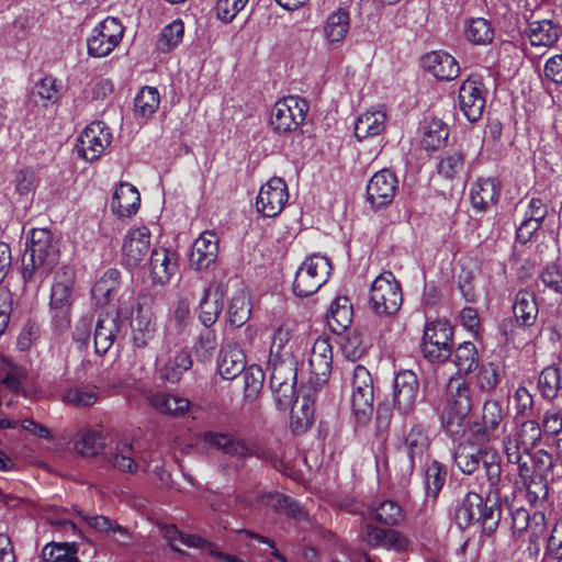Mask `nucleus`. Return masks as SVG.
Listing matches in <instances>:
<instances>
[{"label": "nucleus", "mask_w": 562, "mask_h": 562, "mask_svg": "<svg viewBox=\"0 0 562 562\" xmlns=\"http://www.w3.org/2000/svg\"><path fill=\"white\" fill-rule=\"evenodd\" d=\"M446 465H443L437 460H432L430 463L426 465L423 477L426 502H436L440 491L442 490L446 483Z\"/></svg>", "instance_id": "32"}, {"label": "nucleus", "mask_w": 562, "mask_h": 562, "mask_svg": "<svg viewBox=\"0 0 562 562\" xmlns=\"http://www.w3.org/2000/svg\"><path fill=\"white\" fill-rule=\"evenodd\" d=\"M250 316L249 303L243 294L236 295L232 299L228 306V319L232 326H243Z\"/></svg>", "instance_id": "62"}, {"label": "nucleus", "mask_w": 562, "mask_h": 562, "mask_svg": "<svg viewBox=\"0 0 562 562\" xmlns=\"http://www.w3.org/2000/svg\"><path fill=\"white\" fill-rule=\"evenodd\" d=\"M112 142V134L102 122L88 125L77 139V150L80 157L93 161L98 159Z\"/></svg>", "instance_id": "11"}, {"label": "nucleus", "mask_w": 562, "mask_h": 562, "mask_svg": "<svg viewBox=\"0 0 562 562\" xmlns=\"http://www.w3.org/2000/svg\"><path fill=\"white\" fill-rule=\"evenodd\" d=\"M76 542H52L42 550L45 562H78Z\"/></svg>", "instance_id": "48"}, {"label": "nucleus", "mask_w": 562, "mask_h": 562, "mask_svg": "<svg viewBox=\"0 0 562 562\" xmlns=\"http://www.w3.org/2000/svg\"><path fill=\"white\" fill-rule=\"evenodd\" d=\"M486 450L459 443L454 449L453 461L463 474L471 475L480 468Z\"/></svg>", "instance_id": "35"}, {"label": "nucleus", "mask_w": 562, "mask_h": 562, "mask_svg": "<svg viewBox=\"0 0 562 562\" xmlns=\"http://www.w3.org/2000/svg\"><path fill=\"white\" fill-rule=\"evenodd\" d=\"M505 418L503 406L497 400L483 403L481 419L469 423L471 436L479 443H490Z\"/></svg>", "instance_id": "10"}, {"label": "nucleus", "mask_w": 562, "mask_h": 562, "mask_svg": "<svg viewBox=\"0 0 562 562\" xmlns=\"http://www.w3.org/2000/svg\"><path fill=\"white\" fill-rule=\"evenodd\" d=\"M140 195L138 190L127 182H121L111 199V210L119 217H131L139 209Z\"/></svg>", "instance_id": "24"}, {"label": "nucleus", "mask_w": 562, "mask_h": 562, "mask_svg": "<svg viewBox=\"0 0 562 562\" xmlns=\"http://www.w3.org/2000/svg\"><path fill=\"white\" fill-rule=\"evenodd\" d=\"M103 435L94 429L85 428L77 432L75 449L83 457H94L104 448Z\"/></svg>", "instance_id": "42"}, {"label": "nucleus", "mask_w": 562, "mask_h": 562, "mask_svg": "<svg viewBox=\"0 0 562 562\" xmlns=\"http://www.w3.org/2000/svg\"><path fill=\"white\" fill-rule=\"evenodd\" d=\"M314 400L310 395L302 397L299 409L292 408L290 427L293 434L306 432L314 423Z\"/></svg>", "instance_id": "43"}, {"label": "nucleus", "mask_w": 562, "mask_h": 562, "mask_svg": "<svg viewBox=\"0 0 562 562\" xmlns=\"http://www.w3.org/2000/svg\"><path fill=\"white\" fill-rule=\"evenodd\" d=\"M132 339L136 348H145L155 338L156 325L149 310L138 307L131 321Z\"/></svg>", "instance_id": "28"}, {"label": "nucleus", "mask_w": 562, "mask_h": 562, "mask_svg": "<svg viewBox=\"0 0 562 562\" xmlns=\"http://www.w3.org/2000/svg\"><path fill=\"white\" fill-rule=\"evenodd\" d=\"M159 92L154 87H143L135 97V113L142 117H150L159 108Z\"/></svg>", "instance_id": "54"}, {"label": "nucleus", "mask_w": 562, "mask_h": 562, "mask_svg": "<svg viewBox=\"0 0 562 562\" xmlns=\"http://www.w3.org/2000/svg\"><path fill=\"white\" fill-rule=\"evenodd\" d=\"M547 531L546 515L543 512L536 510L532 513V519L525 532L529 533V551L539 552V540L544 536Z\"/></svg>", "instance_id": "60"}, {"label": "nucleus", "mask_w": 562, "mask_h": 562, "mask_svg": "<svg viewBox=\"0 0 562 562\" xmlns=\"http://www.w3.org/2000/svg\"><path fill=\"white\" fill-rule=\"evenodd\" d=\"M192 364L190 352L183 348H176L157 358L156 371L161 381L176 384Z\"/></svg>", "instance_id": "13"}, {"label": "nucleus", "mask_w": 562, "mask_h": 562, "mask_svg": "<svg viewBox=\"0 0 562 562\" xmlns=\"http://www.w3.org/2000/svg\"><path fill=\"white\" fill-rule=\"evenodd\" d=\"M464 36L474 45H487L494 40V29L484 18H471L464 24Z\"/></svg>", "instance_id": "41"}, {"label": "nucleus", "mask_w": 562, "mask_h": 562, "mask_svg": "<svg viewBox=\"0 0 562 562\" xmlns=\"http://www.w3.org/2000/svg\"><path fill=\"white\" fill-rule=\"evenodd\" d=\"M217 368L221 376L225 380H234L240 375L246 368V357L237 346H227L220 352Z\"/></svg>", "instance_id": "29"}, {"label": "nucleus", "mask_w": 562, "mask_h": 562, "mask_svg": "<svg viewBox=\"0 0 562 562\" xmlns=\"http://www.w3.org/2000/svg\"><path fill=\"white\" fill-rule=\"evenodd\" d=\"M218 255V239L212 232H204L193 243L190 254V266L195 270L207 269Z\"/></svg>", "instance_id": "20"}, {"label": "nucleus", "mask_w": 562, "mask_h": 562, "mask_svg": "<svg viewBox=\"0 0 562 562\" xmlns=\"http://www.w3.org/2000/svg\"><path fill=\"white\" fill-rule=\"evenodd\" d=\"M482 505V496L475 492H469L461 499L456 509V524L460 529H467L471 525L476 524L480 506Z\"/></svg>", "instance_id": "39"}, {"label": "nucleus", "mask_w": 562, "mask_h": 562, "mask_svg": "<svg viewBox=\"0 0 562 562\" xmlns=\"http://www.w3.org/2000/svg\"><path fill=\"white\" fill-rule=\"evenodd\" d=\"M120 281L121 272L114 268L108 269L91 290V297L95 305L103 306L108 304L119 289Z\"/></svg>", "instance_id": "34"}, {"label": "nucleus", "mask_w": 562, "mask_h": 562, "mask_svg": "<svg viewBox=\"0 0 562 562\" xmlns=\"http://www.w3.org/2000/svg\"><path fill=\"white\" fill-rule=\"evenodd\" d=\"M403 302L402 289L392 272L375 278L370 289V307L379 316L394 315Z\"/></svg>", "instance_id": "6"}, {"label": "nucleus", "mask_w": 562, "mask_h": 562, "mask_svg": "<svg viewBox=\"0 0 562 562\" xmlns=\"http://www.w3.org/2000/svg\"><path fill=\"white\" fill-rule=\"evenodd\" d=\"M473 407V390L461 376H451L447 398L440 413L441 426L452 438L464 434V423Z\"/></svg>", "instance_id": "2"}, {"label": "nucleus", "mask_w": 562, "mask_h": 562, "mask_svg": "<svg viewBox=\"0 0 562 562\" xmlns=\"http://www.w3.org/2000/svg\"><path fill=\"white\" fill-rule=\"evenodd\" d=\"M397 189V178L390 169L375 172L367 186V199L374 210L390 205Z\"/></svg>", "instance_id": "14"}, {"label": "nucleus", "mask_w": 562, "mask_h": 562, "mask_svg": "<svg viewBox=\"0 0 562 562\" xmlns=\"http://www.w3.org/2000/svg\"><path fill=\"white\" fill-rule=\"evenodd\" d=\"M149 265L153 282L164 285L169 282L170 278L177 271V254L166 248H155L151 251Z\"/></svg>", "instance_id": "25"}, {"label": "nucleus", "mask_w": 562, "mask_h": 562, "mask_svg": "<svg viewBox=\"0 0 562 562\" xmlns=\"http://www.w3.org/2000/svg\"><path fill=\"white\" fill-rule=\"evenodd\" d=\"M331 263L324 256L313 255L305 259L296 271L293 292L296 296L307 297L324 285L330 274Z\"/></svg>", "instance_id": "4"}, {"label": "nucleus", "mask_w": 562, "mask_h": 562, "mask_svg": "<svg viewBox=\"0 0 562 562\" xmlns=\"http://www.w3.org/2000/svg\"><path fill=\"white\" fill-rule=\"evenodd\" d=\"M123 336V321L119 312L100 314L93 333L95 353H106Z\"/></svg>", "instance_id": "15"}, {"label": "nucleus", "mask_w": 562, "mask_h": 562, "mask_svg": "<svg viewBox=\"0 0 562 562\" xmlns=\"http://www.w3.org/2000/svg\"><path fill=\"white\" fill-rule=\"evenodd\" d=\"M542 434L541 425L536 419L528 418L520 423L514 435H507L504 438H509L517 446L522 447L525 452H529L540 445Z\"/></svg>", "instance_id": "33"}, {"label": "nucleus", "mask_w": 562, "mask_h": 562, "mask_svg": "<svg viewBox=\"0 0 562 562\" xmlns=\"http://www.w3.org/2000/svg\"><path fill=\"white\" fill-rule=\"evenodd\" d=\"M263 502L276 512L292 518H301L305 515L296 501L281 493H268L265 496Z\"/></svg>", "instance_id": "53"}, {"label": "nucleus", "mask_w": 562, "mask_h": 562, "mask_svg": "<svg viewBox=\"0 0 562 562\" xmlns=\"http://www.w3.org/2000/svg\"><path fill=\"white\" fill-rule=\"evenodd\" d=\"M105 460L110 465L121 472L135 473L137 471L132 443H121L117 447V452L106 454Z\"/></svg>", "instance_id": "55"}, {"label": "nucleus", "mask_w": 562, "mask_h": 562, "mask_svg": "<svg viewBox=\"0 0 562 562\" xmlns=\"http://www.w3.org/2000/svg\"><path fill=\"white\" fill-rule=\"evenodd\" d=\"M501 193L499 182L496 178H479L472 183L470 202L479 212H485L493 206Z\"/></svg>", "instance_id": "21"}, {"label": "nucleus", "mask_w": 562, "mask_h": 562, "mask_svg": "<svg viewBox=\"0 0 562 562\" xmlns=\"http://www.w3.org/2000/svg\"><path fill=\"white\" fill-rule=\"evenodd\" d=\"M340 345L344 356L351 361L360 359L367 351L362 335L357 330L348 333Z\"/></svg>", "instance_id": "61"}, {"label": "nucleus", "mask_w": 562, "mask_h": 562, "mask_svg": "<svg viewBox=\"0 0 562 562\" xmlns=\"http://www.w3.org/2000/svg\"><path fill=\"white\" fill-rule=\"evenodd\" d=\"M75 272L68 267L58 269L50 290L49 306L72 305Z\"/></svg>", "instance_id": "26"}, {"label": "nucleus", "mask_w": 562, "mask_h": 562, "mask_svg": "<svg viewBox=\"0 0 562 562\" xmlns=\"http://www.w3.org/2000/svg\"><path fill=\"white\" fill-rule=\"evenodd\" d=\"M502 518V504L497 499L482 497V505L480 506V514H477L476 524H480L483 535L492 537Z\"/></svg>", "instance_id": "40"}, {"label": "nucleus", "mask_w": 562, "mask_h": 562, "mask_svg": "<svg viewBox=\"0 0 562 562\" xmlns=\"http://www.w3.org/2000/svg\"><path fill=\"white\" fill-rule=\"evenodd\" d=\"M501 382L498 367L492 362L482 364L476 375V386L484 393H492Z\"/></svg>", "instance_id": "59"}, {"label": "nucleus", "mask_w": 562, "mask_h": 562, "mask_svg": "<svg viewBox=\"0 0 562 562\" xmlns=\"http://www.w3.org/2000/svg\"><path fill=\"white\" fill-rule=\"evenodd\" d=\"M150 248V232L146 226L127 231L122 252L127 266L136 267L145 258Z\"/></svg>", "instance_id": "18"}, {"label": "nucleus", "mask_w": 562, "mask_h": 562, "mask_svg": "<svg viewBox=\"0 0 562 562\" xmlns=\"http://www.w3.org/2000/svg\"><path fill=\"white\" fill-rule=\"evenodd\" d=\"M349 30V13L344 9L333 12L325 24L324 32L330 43L341 42Z\"/></svg>", "instance_id": "51"}, {"label": "nucleus", "mask_w": 562, "mask_h": 562, "mask_svg": "<svg viewBox=\"0 0 562 562\" xmlns=\"http://www.w3.org/2000/svg\"><path fill=\"white\" fill-rule=\"evenodd\" d=\"M540 280L544 286L562 293V261L548 263L540 273Z\"/></svg>", "instance_id": "64"}, {"label": "nucleus", "mask_w": 562, "mask_h": 562, "mask_svg": "<svg viewBox=\"0 0 562 562\" xmlns=\"http://www.w3.org/2000/svg\"><path fill=\"white\" fill-rule=\"evenodd\" d=\"M352 305L347 296H337L330 304L327 323L334 334L340 335L352 323Z\"/></svg>", "instance_id": "30"}, {"label": "nucleus", "mask_w": 562, "mask_h": 562, "mask_svg": "<svg viewBox=\"0 0 562 562\" xmlns=\"http://www.w3.org/2000/svg\"><path fill=\"white\" fill-rule=\"evenodd\" d=\"M267 370L270 372V385L280 386L284 383L296 382L297 369L293 357H285L284 360H278V362H268Z\"/></svg>", "instance_id": "47"}, {"label": "nucleus", "mask_w": 562, "mask_h": 562, "mask_svg": "<svg viewBox=\"0 0 562 562\" xmlns=\"http://www.w3.org/2000/svg\"><path fill=\"white\" fill-rule=\"evenodd\" d=\"M241 374L244 380L245 396H256L261 390L265 380V373L262 369L258 366H250L245 368V371Z\"/></svg>", "instance_id": "63"}, {"label": "nucleus", "mask_w": 562, "mask_h": 562, "mask_svg": "<svg viewBox=\"0 0 562 562\" xmlns=\"http://www.w3.org/2000/svg\"><path fill=\"white\" fill-rule=\"evenodd\" d=\"M308 103L297 95L278 100L270 114V126L278 135L295 132L305 121Z\"/></svg>", "instance_id": "3"}, {"label": "nucleus", "mask_w": 562, "mask_h": 562, "mask_svg": "<svg viewBox=\"0 0 562 562\" xmlns=\"http://www.w3.org/2000/svg\"><path fill=\"white\" fill-rule=\"evenodd\" d=\"M63 398L66 403L76 407H89L98 401L99 391L97 386H74L65 392Z\"/></svg>", "instance_id": "56"}, {"label": "nucleus", "mask_w": 562, "mask_h": 562, "mask_svg": "<svg viewBox=\"0 0 562 562\" xmlns=\"http://www.w3.org/2000/svg\"><path fill=\"white\" fill-rule=\"evenodd\" d=\"M201 438L209 446L231 457L241 459L256 456L263 458L258 452H255L244 439L231 432L205 431L201 435Z\"/></svg>", "instance_id": "16"}, {"label": "nucleus", "mask_w": 562, "mask_h": 562, "mask_svg": "<svg viewBox=\"0 0 562 562\" xmlns=\"http://www.w3.org/2000/svg\"><path fill=\"white\" fill-rule=\"evenodd\" d=\"M430 446L426 428L422 424L413 425L404 435L403 450L409 459L408 471L412 474L417 460H422Z\"/></svg>", "instance_id": "23"}, {"label": "nucleus", "mask_w": 562, "mask_h": 562, "mask_svg": "<svg viewBox=\"0 0 562 562\" xmlns=\"http://www.w3.org/2000/svg\"><path fill=\"white\" fill-rule=\"evenodd\" d=\"M289 199L288 186L282 178L273 177L263 184L257 196L256 206L266 217L281 213Z\"/></svg>", "instance_id": "12"}, {"label": "nucleus", "mask_w": 562, "mask_h": 562, "mask_svg": "<svg viewBox=\"0 0 562 562\" xmlns=\"http://www.w3.org/2000/svg\"><path fill=\"white\" fill-rule=\"evenodd\" d=\"M184 35V25L181 20H175L166 25L158 38L157 47L161 52H169L178 46Z\"/></svg>", "instance_id": "57"}, {"label": "nucleus", "mask_w": 562, "mask_h": 562, "mask_svg": "<svg viewBox=\"0 0 562 562\" xmlns=\"http://www.w3.org/2000/svg\"><path fill=\"white\" fill-rule=\"evenodd\" d=\"M59 244L47 228L30 232L22 258V278L26 286L37 289L58 265Z\"/></svg>", "instance_id": "1"}, {"label": "nucleus", "mask_w": 562, "mask_h": 562, "mask_svg": "<svg viewBox=\"0 0 562 562\" xmlns=\"http://www.w3.org/2000/svg\"><path fill=\"white\" fill-rule=\"evenodd\" d=\"M464 153L460 149H450L442 154L437 169L446 179L453 180L464 169Z\"/></svg>", "instance_id": "52"}, {"label": "nucleus", "mask_w": 562, "mask_h": 562, "mask_svg": "<svg viewBox=\"0 0 562 562\" xmlns=\"http://www.w3.org/2000/svg\"><path fill=\"white\" fill-rule=\"evenodd\" d=\"M124 27L116 18L108 16L100 22L87 40L88 54L91 57H105L120 44Z\"/></svg>", "instance_id": "7"}, {"label": "nucleus", "mask_w": 562, "mask_h": 562, "mask_svg": "<svg viewBox=\"0 0 562 562\" xmlns=\"http://www.w3.org/2000/svg\"><path fill=\"white\" fill-rule=\"evenodd\" d=\"M479 352L475 345L471 341H465L458 346L454 351L453 363L458 369L459 374H469L473 372L479 366Z\"/></svg>", "instance_id": "50"}, {"label": "nucleus", "mask_w": 562, "mask_h": 562, "mask_svg": "<svg viewBox=\"0 0 562 562\" xmlns=\"http://www.w3.org/2000/svg\"><path fill=\"white\" fill-rule=\"evenodd\" d=\"M386 114L382 111H368L355 124V135L359 140L380 135L385 130Z\"/></svg>", "instance_id": "36"}, {"label": "nucleus", "mask_w": 562, "mask_h": 562, "mask_svg": "<svg viewBox=\"0 0 562 562\" xmlns=\"http://www.w3.org/2000/svg\"><path fill=\"white\" fill-rule=\"evenodd\" d=\"M310 368L316 384L327 382L333 369V349L328 338L315 340L311 351Z\"/></svg>", "instance_id": "19"}, {"label": "nucleus", "mask_w": 562, "mask_h": 562, "mask_svg": "<svg viewBox=\"0 0 562 562\" xmlns=\"http://www.w3.org/2000/svg\"><path fill=\"white\" fill-rule=\"evenodd\" d=\"M561 32L559 24L547 19L530 22L526 31L532 46H551L559 40Z\"/></svg>", "instance_id": "31"}, {"label": "nucleus", "mask_w": 562, "mask_h": 562, "mask_svg": "<svg viewBox=\"0 0 562 562\" xmlns=\"http://www.w3.org/2000/svg\"><path fill=\"white\" fill-rule=\"evenodd\" d=\"M538 313L539 308L535 294L525 290L519 291L513 305L515 324L520 328H529L535 325Z\"/></svg>", "instance_id": "27"}, {"label": "nucleus", "mask_w": 562, "mask_h": 562, "mask_svg": "<svg viewBox=\"0 0 562 562\" xmlns=\"http://www.w3.org/2000/svg\"><path fill=\"white\" fill-rule=\"evenodd\" d=\"M351 408L358 425H367L373 414V392L351 391Z\"/></svg>", "instance_id": "49"}, {"label": "nucleus", "mask_w": 562, "mask_h": 562, "mask_svg": "<svg viewBox=\"0 0 562 562\" xmlns=\"http://www.w3.org/2000/svg\"><path fill=\"white\" fill-rule=\"evenodd\" d=\"M453 328L446 321L427 323L424 329L422 352L430 362H445L452 355Z\"/></svg>", "instance_id": "5"}, {"label": "nucleus", "mask_w": 562, "mask_h": 562, "mask_svg": "<svg viewBox=\"0 0 562 562\" xmlns=\"http://www.w3.org/2000/svg\"><path fill=\"white\" fill-rule=\"evenodd\" d=\"M370 518L385 526H395L404 518L402 506L391 499H385L370 509Z\"/></svg>", "instance_id": "45"}, {"label": "nucleus", "mask_w": 562, "mask_h": 562, "mask_svg": "<svg viewBox=\"0 0 562 562\" xmlns=\"http://www.w3.org/2000/svg\"><path fill=\"white\" fill-rule=\"evenodd\" d=\"M362 540L371 548H383L403 552L408 548V540L405 536L394 529L379 528L372 524L364 526Z\"/></svg>", "instance_id": "17"}, {"label": "nucleus", "mask_w": 562, "mask_h": 562, "mask_svg": "<svg viewBox=\"0 0 562 562\" xmlns=\"http://www.w3.org/2000/svg\"><path fill=\"white\" fill-rule=\"evenodd\" d=\"M538 389L546 400L562 396V368L560 360L557 364L544 368L538 378Z\"/></svg>", "instance_id": "38"}, {"label": "nucleus", "mask_w": 562, "mask_h": 562, "mask_svg": "<svg viewBox=\"0 0 562 562\" xmlns=\"http://www.w3.org/2000/svg\"><path fill=\"white\" fill-rule=\"evenodd\" d=\"M149 403L159 412L170 415H183L190 407L187 398L162 392L151 394Z\"/></svg>", "instance_id": "46"}, {"label": "nucleus", "mask_w": 562, "mask_h": 562, "mask_svg": "<svg viewBox=\"0 0 562 562\" xmlns=\"http://www.w3.org/2000/svg\"><path fill=\"white\" fill-rule=\"evenodd\" d=\"M419 380L412 370H400L393 381V406L403 416L415 411L419 396Z\"/></svg>", "instance_id": "8"}, {"label": "nucleus", "mask_w": 562, "mask_h": 562, "mask_svg": "<svg viewBox=\"0 0 562 562\" xmlns=\"http://www.w3.org/2000/svg\"><path fill=\"white\" fill-rule=\"evenodd\" d=\"M448 137V125L442 120L431 119L424 127L422 145L426 150H436L446 144Z\"/></svg>", "instance_id": "44"}, {"label": "nucleus", "mask_w": 562, "mask_h": 562, "mask_svg": "<svg viewBox=\"0 0 562 562\" xmlns=\"http://www.w3.org/2000/svg\"><path fill=\"white\" fill-rule=\"evenodd\" d=\"M423 67L439 80H452L460 72L454 57L442 50L427 53L422 59Z\"/></svg>", "instance_id": "22"}, {"label": "nucleus", "mask_w": 562, "mask_h": 562, "mask_svg": "<svg viewBox=\"0 0 562 562\" xmlns=\"http://www.w3.org/2000/svg\"><path fill=\"white\" fill-rule=\"evenodd\" d=\"M486 88L477 76H470L459 88V109L471 123L479 121L486 104Z\"/></svg>", "instance_id": "9"}, {"label": "nucleus", "mask_w": 562, "mask_h": 562, "mask_svg": "<svg viewBox=\"0 0 562 562\" xmlns=\"http://www.w3.org/2000/svg\"><path fill=\"white\" fill-rule=\"evenodd\" d=\"M224 307L223 296L218 290L212 291L209 286L199 305V321L205 326L211 327L218 318Z\"/></svg>", "instance_id": "37"}, {"label": "nucleus", "mask_w": 562, "mask_h": 562, "mask_svg": "<svg viewBox=\"0 0 562 562\" xmlns=\"http://www.w3.org/2000/svg\"><path fill=\"white\" fill-rule=\"evenodd\" d=\"M549 482L550 481L548 480L533 476V479L526 481V484H521L516 488L519 491H525L528 502L532 505H537L538 503H542L548 498Z\"/></svg>", "instance_id": "58"}]
</instances>
